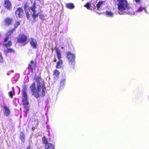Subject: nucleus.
<instances>
[{
    "mask_svg": "<svg viewBox=\"0 0 149 149\" xmlns=\"http://www.w3.org/2000/svg\"><path fill=\"white\" fill-rule=\"evenodd\" d=\"M34 79L36 82L30 86L32 95L37 98L40 96H44L46 88L43 80L39 77H35Z\"/></svg>",
    "mask_w": 149,
    "mask_h": 149,
    "instance_id": "f257e3e1",
    "label": "nucleus"
},
{
    "mask_svg": "<svg viewBox=\"0 0 149 149\" xmlns=\"http://www.w3.org/2000/svg\"><path fill=\"white\" fill-rule=\"evenodd\" d=\"M117 0L118 9L119 10V13L120 14H134V12L132 8L130 7L126 0Z\"/></svg>",
    "mask_w": 149,
    "mask_h": 149,
    "instance_id": "f03ea898",
    "label": "nucleus"
},
{
    "mask_svg": "<svg viewBox=\"0 0 149 149\" xmlns=\"http://www.w3.org/2000/svg\"><path fill=\"white\" fill-rule=\"evenodd\" d=\"M36 1L34 0L33 5L30 8H29V10L31 12L32 15V17L35 19L39 15L40 19L43 20L45 17L46 15L41 14L40 13L41 10L39 8H38L36 6Z\"/></svg>",
    "mask_w": 149,
    "mask_h": 149,
    "instance_id": "7ed1b4c3",
    "label": "nucleus"
},
{
    "mask_svg": "<svg viewBox=\"0 0 149 149\" xmlns=\"http://www.w3.org/2000/svg\"><path fill=\"white\" fill-rule=\"evenodd\" d=\"M14 30V29H12L9 31L7 33V36L4 39V43L3 44V45H5L6 46L10 47L12 45V42L10 41H7V40L9 39L8 36H10V34L13 32Z\"/></svg>",
    "mask_w": 149,
    "mask_h": 149,
    "instance_id": "20e7f679",
    "label": "nucleus"
},
{
    "mask_svg": "<svg viewBox=\"0 0 149 149\" xmlns=\"http://www.w3.org/2000/svg\"><path fill=\"white\" fill-rule=\"evenodd\" d=\"M67 54L68 61L72 65H74L75 63L74 59L75 57V55L70 52H67Z\"/></svg>",
    "mask_w": 149,
    "mask_h": 149,
    "instance_id": "39448f33",
    "label": "nucleus"
},
{
    "mask_svg": "<svg viewBox=\"0 0 149 149\" xmlns=\"http://www.w3.org/2000/svg\"><path fill=\"white\" fill-rule=\"evenodd\" d=\"M26 36L24 35H20L17 39L18 42L24 45L26 44Z\"/></svg>",
    "mask_w": 149,
    "mask_h": 149,
    "instance_id": "423d86ee",
    "label": "nucleus"
},
{
    "mask_svg": "<svg viewBox=\"0 0 149 149\" xmlns=\"http://www.w3.org/2000/svg\"><path fill=\"white\" fill-rule=\"evenodd\" d=\"M29 41L32 47L34 49L36 48L38 45L36 40L34 39L31 38L29 40Z\"/></svg>",
    "mask_w": 149,
    "mask_h": 149,
    "instance_id": "0eeeda50",
    "label": "nucleus"
},
{
    "mask_svg": "<svg viewBox=\"0 0 149 149\" xmlns=\"http://www.w3.org/2000/svg\"><path fill=\"white\" fill-rule=\"evenodd\" d=\"M26 86H24L23 90L22 95H23V101H27V97L26 93Z\"/></svg>",
    "mask_w": 149,
    "mask_h": 149,
    "instance_id": "6e6552de",
    "label": "nucleus"
},
{
    "mask_svg": "<svg viewBox=\"0 0 149 149\" xmlns=\"http://www.w3.org/2000/svg\"><path fill=\"white\" fill-rule=\"evenodd\" d=\"M4 7L7 9L10 10L12 7V5L10 2L9 0H6L4 1Z\"/></svg>",
    "mask_w": 149,
    "mask_h": 149,
    "instance_id": "1a4fd4ad",
    "label": "nucleus"
},
{
    "mask_svg": "<svg viewBox=\"0 0 149 149\" xmlns=\"http://www.w3.org/2000/svg\"><path fill=\"white\" fill-rule=\"evenodd\" d=\"M23 13V11L21 8H18L15 13V15L17 17H20Z\"/></svg>",
    "mask_w": 149,
    "mask_h": 149,
    "instance_id": "9d476101",
    "label": "nucleus"
},
{
    "mask_svg": "<svg viewBox=\"0 0 149 149\" xmlns=\"http://www.w3.org/2000/svg\"><path fill=\"white\" fill-rule=\"evenodd\" d=\"M4 114L7 116H9L10 113V110L9 108L5 105L3 107Z\"/></svg>",
    "mask_w": 149,
    "mask_h": 149,
    "instance_id": "9b49d317",
    "label": "nucleus"
},
{
    "mask_svg": "<svg viewBox=\"0 0 149 149\" xmlns=\"http://www.w3.org/2000/svg\"><path fill=\"white\" fill-rule=\"evenodd\" d=\"M24 10L26 14V17L28 19L29 17V14L27 11V8H28V4L27 3H24Z\"/></svg>",
    "mask_w": 149,
    "mask_h": 149,
    "instance_id": "f8f14e48",
    "label": "nucleus"
},
{
    "mask_svg": "<svg viewBox=\"0 0 149 149\" xmlns=\"http://www.w3.org/2000/svg\"><path fill=\"white\" fill-rule=\"evenodd\" d=\"M23 105L24 106V108L25 109V110L24 111V112L26 114L27 111L29 110L28 109V104L29 103L27 101H23Z\"/></svg>",
    "mask_w": 149,
    "mask_h": 149,
    "instance_id": "ddd939ff",
    "label": "nucleus"
},
{
    "mask_svg": "<svg viewBox=\"0 0 149 149\" xmlns=\"http://www.w3.org/2000/svg\"><path fill=\"white\" fill-rule=\"evenodd\" d=\"M46 149H54V146L50 143H47L45 145Z\"/></svg>",
    "mask_w": 149,
    "mask_h": 149,
    "instance_id": "4468645a",
    "label": "nucleus"
},
{
    "mask_svg": "<svg viewBox=\"0 0 149 149\" xmlns=\"http://www.w3.org/2000/svg\"><path fill=\"white\" fill-rule=\"evenodd\" d=\"M56 53L57 55L58 59L60 60L61 57V51L57 48L56 49Z\"/></svg>",
    "mask_w": 149,
    "mask_h": 149,
    "instance_id": "2eb2a0df",
    "label": "nucleus"
},
{
    "mask_svg": "<svg viewBox=\"0 0 149 149\" xmlns=\"http://www.w3.org/2000/svg\"><path fill=\"white\" fill-rule=\"evenodd\" d=\"M62 61L61 60H60L57 63L56 68H60L62 67Z\"/></svg>",
    "mask_w": 149,
    "mask_h": 149,
    "instance_id": "dca6fc26",
    "label": "nucleus"
},
{
    "mask_svg": "<svg viewBox=\"0 0 149 149\" xmlns=\"http://www.w3.org/2000/svg\"><path fill=\"white\" fill-rule=\"evenodd\" d=\"M105 14L107 16L110 17H112L113 15V13L111 11H106L105 12Z\"/></svg>",
    "mask_w": 149,
    "mask_h": 149,
    "instance_id": "f3484780",
    "label": "nucleus"
},
{
    "mask_svg": "<svg viewBox=\"0 0 149 149\" xmlns=\"http://www.w3.org/2000/svg\"><path fill=\"white\" fill-rule=\"evenodd\" d=\"M4 21L6 25H8L11 24L12 22V19L10 18H7L5 19Z\"/></svg>",
    "mask_w": 149,
    "mask_h": 149,
    "instance_id": "a211bd4d",
    "label": "nucleus"
},
{
    "mask_svg": "<svg viewBox=\"0 0 149 149\" xmlns=\"http://www.w3.org/2000/svg\"><path fill=\"white\" fill-rule=\"evenodd\" d=\"M66 7L70 9H73L74 8V6L73 3H68L66 4Z\"/></svg>",
    "mask_w": 149,
    "mask_h": 149,
    "instance_id": "6ab92c4d",
    "label": "nucleus"
},
{
    "mask_svg": "<svg viewBox=\"0 0 149 149\" xmlns=\"http://www.w3.org/2000/svg\"><path fill=\"white\" fill-rule=\"evenodd\" d=\"M59 74L60 73L59 71L57 70H56L54 73V77H55V78L58 77Z\"/></svg>",
    "mask_w": 149,
    "mask_h": 149,
    "instance_id": "aec40b11",
    "label": "nucleus"
},
{
    "mask_svg": "<svg viewBox=\"0 0 149 149\" xmlns=\"http://www.w3.org/2000/svg\"><path fill=\"white\" fill-rule=\"evenodd\" d=\"M31 64L29 65L28 68L29 69L30 68L31 69H33L35 67V66L34 64V61H31Z\"/></svg>",
    "mask_w": 149,
    "mask_h": 149,
    "instance_id": "412c9836",
    "label": "nucleus"
},
{
    "mask_svg": "<svg viewBox=\"0 0 149 149\" xmlns=\"http://www.w3.org/2000/svg\"><path fill=\"white\" fill-rule=\"evenodd\" d=\"M104 2L103 1H99L96 5L97 8L99 9L100 6L103 4Z\"/></svg>",
    "mask_w": 149,
    "mask_h": 149,
    "instance_id": "4be33fe9",
    "label": "nucleus"
},
{
    "mask_svg": "<svg viewBox=\"0 0 149 149\" xmlns=\"http://www.w3.org/2000/svg\"><path fill=\"white\" fill-rule=\"evenodd\" d=\"M15 51L14 49H13L12 48L8 49L7 51H6V53H11V52H14Z\"/></svg>",
    "mask_w": 149,
    "mask_h": 149,
    "instance_id": "5701e85b",
    "label": "nucleus"
},
{
    "mask_svg": "<svg viewBox=\"0 0 149 149\" xmlns=\"http://www.w3.org/2000/svg\"><path fill=\"white\" fill-rule=\"evenodd\" d=\"M84 6L86 7L88 9H91L90 8L91 6V4L89 3H87L86 5Z\"/></svg>",
    "mask_w": 149,
    "mask_h": 149,
    "instance_id": "b1692460",
    "label": "nucleus"
},
{
    "mask_svg": "<svg viewBox=\"0 0 149 149\" xmlns=\"http://www.w3.org/2000/svg\"><path fill=\"white\" fill-rule=\"evenodd\" d=\"M143 9V8L140 7L138 10H137L136 12H141L142 11V10Z\"/></svg>",
    "mask_w": 149,
    "mask_h": 149,
    "instance_id": "393cba45",
    "label": "nucleus"
},
{
    "mask_svg": "<svg viewBox=\"0 0 149 149\" xmlns=\"http://www.w3.org/2000/svg\"><path fill=\"white\" fill-rule=\"evenodd\" d=\"M43 140V142L44 143L47 144V143H47V140L45 139V137H44V138L42 139Z\"/></svg>",
    "mask_w": 149,
    "mask_h": 149,
    "instance_id": "a878e982",
    "label": "nucleus"
},
{
    "mask_svg": "<svg viewBox=\"0 0 149 149\" xmlns=\"http://www.w3.org/2000/svg\"><path fill=\"white\" fill-rule=\"evenodd\" d=\"M20 24L19 22H17L15 24V27L16 28L17 26Z\"/></svg>",
    "mask_w": 149,
    "mask_h": 149,
    "instance_id": "bb28decb",
    "label": "nucleus"
},
{
    "mask_svg": "<svg viewBox=\"0 0 149 149\" xmlns=\"http://www.w3.org/2000/svg\"><path fill=\"white\" fill-rule=\"evenodd\" d=\"M8 94H9V95L10 97H11V98L12 97L13 94V92L12 91H11L9 92L8 93Z\"/></svg>",
    "mask_w": 149,
    "mask_h": 149,
    "instance_id": "cd10ccee",
    "label": "nucleus"
},
{
    "mask_svg": "<svg viewBox=\"0 0 149 149\" xmlns=\"http://www.w3.org/2000/svg\"><path fill=\"white\" fill-rule=\"evenodd\" d=\"M20 139L22 140V141L23 142H24L25 141V136H23L20 137Z\"/></svg>",
    "mask_w": 149,
    "mask_h": 149,
    "instance_id": "c85d7f7f",
    "label": "nucleus"
},
{
    "mask_svg": "<svg viewBox=\"0 0 149 149\" xmlns=\"http://www.w3.org/2000/svg\"><path fill=\"white\" fill-rule=\"evenodd\" d=\"M3 61V57L1 54L0 53V62H2Z\"/></svg>",
    "mask_w": 149,
    "mask_h": 149,
    "instance_id": "c756f323",
    "label": "nucleus"
},
{
    "mask_svg": "<svg viewBox=\"0 0 149 149\" xmlns=\"http://www.w3.org/2000/svg\"><path fill=\"white\" fill-rule=\"evenodd\" d=\"M143 9L144 10L146 13L148 14V12L147 11L145 8H143Z\"/></svg>",
    "mask_w": 149,
    "mask_h": 149,
    "instance_id": "7c9ffc66",
    "label": "nucleus"
},
{
    "mask_svg": "<svg viewBox=\"0 0 149 149\" xmlns=\"http://www.w3.org/2000/svg\"><path fill=\"white\" fill-rule=\"evenodd\" d=\"M20 137H21V136H24V133H23L22 132H21V133H20Z\"/></svg>",
    "mask_w": 149,
    "mask_h": 149,
    "instance_id": "2f4dec72",
    "label": "nucleus"
},
{
    "mask_svg": "<svg viewBox=\"0 0 149 149\" xmlns=\"http://www.w3.org/2000/svg\"><path fill=\"white\" fill-rule=\"evenodd\" d=\"M26 149H31V146H29Z\"/></svg>",
    "mask_w": 149,
    "mask_h": 149,
    "instance_id": "473e14b6",
    "label": "nucleus"
},
{
    "mask_svg": "<svg viewBox=\"0 0 149 149\" xmlns=\"http://www.w3.org/2000/svg\"><path fill=\"white\" fill-rule=\"evenodd\" d=\"M17 87L19 89V92H20V88L18 86H17Z\"/></svg>",
    "mask_w": 149,
    "mask_h": 149,
    "instance_id": "72a5a7b5",
    "label": "nucleus"
},
{
    "mask_svg": "<svg viewBox=\"0 0 149 149\" xmlns=\"http://www.w3.org/2000/svg\"><path fill=\"white\" fill-rule=\"evenodd\" d=\"M33 1H34V0H31V2L32 3H33Z\"/></svg>",
    "mask_w": 149,
    "mask_h": 149,
    "instance_id": "f704fd0d",
    "label": "nucleus"
},
{
    "mask_svg": "<svg viewBox=\"0 0 149 149\" xmlns=\"http://www.w3.org/2000/svg\"><path fill=\"white\" fill-rule=\"evenodd\" d=\"M12 89H13V91H14V88H13Z\"/></svg>",
    "mask_w": 149,
    "mask_h": 149,
    "instance_id": "c9c22d12",
    "label": "nucleus"
},
{
    "mask_svg": "<svg viewBox=\"0 0 149 149\" xmlns=\"http://www.w3.org/2000/svg\"><path fill=\"white\" fill-rule=\"evenodd\" d=\"M62 81H61V83H62Z\"/></svg>",
    "mask_w": 149,
    "mask_h": 149,
    "instance_id": "e433bc0d",
    "label": "nucleus"
}]
</instances>
